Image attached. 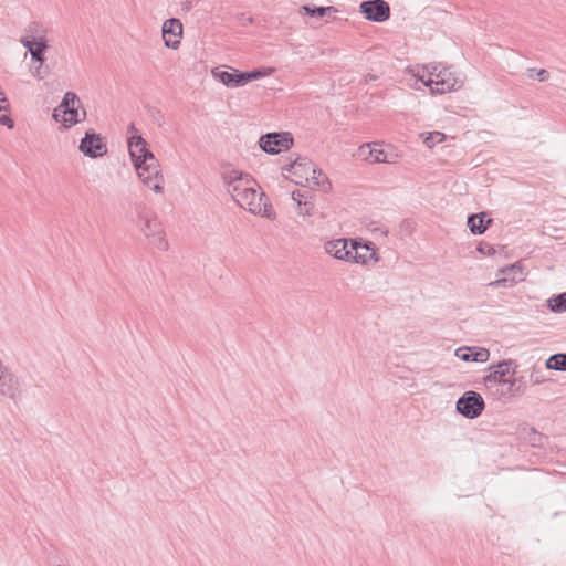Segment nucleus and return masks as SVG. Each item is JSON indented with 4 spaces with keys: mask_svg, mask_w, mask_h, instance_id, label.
I'll list each match as a JSON object with an SVG mask.
<instances>
[{
    "mask_svg": "<svg viewBox=\"0 0 566 566\" xmlns=\"http://www.w3.org/2000/svg\"><path fill=\"white\" fill-rule=\"evenodd\" d=\"M517 364L513 359H504L497 363L495 366L490 367V374L484 377L486 386L491 384H503L507 382V375L516 374Z\"/></svg>",
    "mask_w": 566,
    "mask_h": 566,
    "instance_id": "13",
    "label": "nucleus"
},
{
    "mask_svg": "<svg viewBox=\"0 0 566 566\" xmlns=\"http://www.w3.org/2000/svg\"><path fill=\"white\" fill-rule=\"evenodd\" d=\"M238 72L239 70H232V72H228L219 71L218 69H216L212 71V75L226 86L234 88L240 87V80L235 76L238 75Z\"/></svg>",
    "mask_w": 566,
    "mask_h": 566,
    "instance_id": "22",
    "label": "nucleus"
},
{
    "mask_svg": "<svg viewBox=\"0 0 566 566\" xmlns=\"http://www.w3.org/2000/svg\"><path fill=\"white\" fill-rule=\"evenodd\" d=\"M544 439H545V437L543 434H541L537 431H535L534 429H532L530 442L533 447H542Z\"/></svg>",
    "mask_w": 566,
    "mask_h": 566,
    "instance_id": "36",
    "label": "nucleus"
},
{
    "mask_svg": "<svg viewBox=\"0 0 566 566\" xmlns=\"http://www.w3.org/2000/svg\"><path fill=\"white\" fill-rule=\"evenodd\" d=\"M478 252H480L481 254H485V255H493L495 253V249L486 243V242H481L478 248H476Z\"/></svg>",
    "mask_w": 566,
    "mask_h": 566,
    "instance_id": "37",
    "label": "nucleus"
},
{
    "mask_svg": "<svg viewBox=\"0 0 566 566\" xmlns=\"http://www.w3.org/2000/svg\"><path fill=\"white\" fill-rule=\"evenodd\" d=\"M157 115H158L160 118H163V115H161V113H160L159 111H157Z\"/></svg>",
    "mask_w": 566,
    "mask_h": 566,
    "instance_id": "42",
    "label": "nucleus"
},
{
    "mask_svg": "<svg viewBox=\"0 0 566 566\" xmlns=\"http://www.w3.org/2000/svg\"><path fill=\"white\" fill-rule=\"evenodd\" d=\"M306 182L311 187H319L325 192L332 188L328 177L318 168H316L315 175H310V181Z\"/></svg>",
    "mask_w": 566,
    "mask_h": 566,
    "instance_id": "24",
    "label": "nucleus"
},
{
    "mask_svg": "<svg viewBox=\"0 0 566 566\" xmlns=\"http://www.w3.org/2000/svg\"><path fill=\"white\" fill-rule=\"evenodd\" d=\"M457 411L468 419L478 418L484 410L482 396L475 391H465L457 401Z\"/></svg>",
    "mask_w": 566,
    "mask_h": 566,
    "instance_id": "9",
    "label": "nucleus"
},
{
    "mask_svg": "<svg viewBox=\"0 0 566 566\" xmlns=\"http://www.w3.org/2000/svg\"><path fill=\"white\" fill-rule=\"evenodd\" d=\"M359 12L366 20L385 22L390 17V7L385 0H367L359 6Z\"/></svg>",
    "mask_w": 566,
    "mask_h": 566,
    "instance_id": "10",
    "label": "nucleus"
},
{
    "mask_svg": "<svg viewBox=\"0 0 566 566\" xmlns=\"http://www.w3.org/2000/svg\"><path fill=\"white\" fill-rule=\"evenodd\" d=\"M221 179L227 188L228 193L237 202L239 196H242L250 186L256 185V180L249 174L226 165L221 170Z\"/></svg>",
    "mask_w": 566,
    "mask_h": 566,
    "instance_id": "5",
    "label": "nucleus"
},
{
    "mask_svg": "<svg viewBox=\"0 0 566 566\" xmlns=\"http://www.w3.org/2000/svg\"><path fill=\"white\" fill-rule=\"evenodd\" d=\"M509 388L507 391L511 396H521L525 392L526 382L523 376L507 379Z\"/></svg>",
    "mask_w": 566,
    "mask_h": 566,
    "instance_id": "28",
    "label": "nucleus"
},
{
    "mask_svg": "<svg viewBox=\"0 0 566 566\" xmlns=\"http://www.w3.org/2000/svg\"><path fill=\"white\" fill-rule=\"evenodd\" d=\"M149 243L157 248L160 251H167L169 248L168 241L165 238V232L163 227L154 232L149 238Z\"/></svg>",
    "mask_w": 566,
    "mask_h": 566,
    "instance_id": "29",
    "label": "nucleus"
},
{
    "mask_svg": "<svg viewBox=\"0 0 566 566\" xmlns=\"http://www.w3.org/2000/svg\"><path fill=\"white\" fill-rule=\"evenodd\" d=\"M455 356L463 361L484 363L490 357V352L484 347H460L455 350Z\"/></svg>",
    "mask_w": 566,
    "mask_h": 566,
    "instance_id": "19",
    "label": "nucleus"
},
{
    "mask_svg": "<svg viewBox=\"0 0 566 566\" xmlns=\"http://www.w3.org/2000/svg\"><path fill=\"white\" fill-rule=\"evenodd\" d=\"M8 108H9V104L0 105V113L2 111L7 112ZM0 124L4 125V126H8L9 128H12L13 125H14L12 118L8 114H0Z\"/></svg>",
    "mask_w": 566,
    "mask_h": 566,
    "instance_id": "34",
    "label": "nucleus"
},
{
    "mask_svg": "<svg viewBox=\"0 0 566 566\" xmlns=\"http://www.w3.org/2000/svg\"><path fill=\"white\" fill-rule=\"evenodd\" d=\"M259 190L261 187L258 184L250 186L242 196H239L237 203L253 214L275 219L276 214L266 195Z\"/></svg>",
    "mask_w": 566,
    "mask_h": 566,
    "instance_id": "4",
    "label": "nucleus"
},
{
    "mask_svg": "<svg viewBox=\"0 0 566 566\" xmlns=\"http://www.w3.org/2000/svg\"><path fill=\"white\" fill-rule=\"evenodd\" d=\"M45 32L46 31L41 23L31 22L24 29L25 35H23L21 39H27L28 41H35V42H38L39 39L46 40Z\"/></svg>",
    "mask_w": 566,
    "mask_h": 566,
    "instance_id": "23",
    "label": "nucleus"
},
{
    "mask_svg": "<svg viewBox=\"0 0 566 566\" xmlns=\"http://www.w3.org/2000/svg\"><path fill=\"white\" fill-rule=\"evenodd\" d=\"M492 222L493 220L488 218L486 212L470 214L468 217V227L473 234H483Z\"/></svg>",
    "mask_w": 566,
    "mask_h": 566,
    "instance_id": "21",
    "label": "nucleus"
},
{
    "mask_svg": "<svg viewBox=\"0 0 566 566\" xmlns=\"http://www.w3.org/2000/svg\"><path fill=\"white\" fill-rule=\"evenodd\" d=\"M182 36V23L177 18L167 19L163 24V39L165 45L170 49H178Z\"/></svg>",
    "mask_w": 566,
    "mask_h": 566,
    "instance_id": "16",
    "label": "nucleus"
},
{
    "mask_svg": "<svg viewBox=\"0 0 566 566\" xmlns=\"http://www.w3.org/2000/svg\"><path fill=\"white\" fill-rule=\"evenodd\" d=\"M53 119L63 127L71 128L86 118V111L82 107L80 97L74 92H66L57 107L54 108Z\"/></svg>",
    "mask_w": 566,
    "mask_h": 566,
    "instance_id": "2",
    "label": "nucleus"
},
{
    "mask_svg": "<svg viewBox=\"0 0 566 566\" xmlns=\"http://www.w3.org/2000/svg\"><path fill=\"white\" fill-rule=\"evenodd\" d=\"M446 139V135L441 132H431L424 138L423 143L428 148H432L437 144L443 142Z\"/></svg>",
    "mask_w": 566,
    "mask_h": 566,
    "instance_id": "30",
    "label": "nucleus"
},
{
    "mask_svg": "<svg viewBox=\"0 0 566 566\" xmlns=\"http://www.w3.org/2000/svg\"><path fill=\"white\" fill-rule=\"evenodd\" d=\"M78 149L86 157L98 158L107 153V145L103 142L99 134L88 130L81 139Z\"/></svg>",
    "mask_w": 566,
    "mask_h": 566,
    "instance_id": "11",
    "label": "nucleus"
},
{
    "mask_svg": "<svg viewBox=\"0 0 566 566\" xmlns=\"http://www.w3.org/2000/svg\"><path fill=\"white\" fill-rule=\"evenodd\" d=\"M274 71H275L274 67H260V69H254L252 71H249V74L251 76V80L254 81V80H259L264 76L272 75L274 73Z\"/></svg>",
    "mask_w": 566,
    "mask_h": 566,
    "instance_id": "32",
    "label": "nucleus"
},
{
    "mask_svg": "<svg viewBox=\"0 0 566 566\" xmlns=\"http://www.w3.org/2000/svg\"><path fill=\"white\" fill-rule=\"evenodd\" d=\"M128 132L133 133L128 137V150L134 167L142 182L157 193H163L165 178L161 174L160 164L148 147V143L138 135V130L132 123Z\"/></svg>",
    "mask_w": 566,
    "mask_h": 566,
    "instance_id": "1",
    "label": "nucleus"
},
{
    "mask_svg": "<svg viewBox=\"0 0 566 566\" xmlns=\"http://www.w3.org/2000/svg\"><path fill=\"white\" fill-rule=\"evenodd\" d=\"M301 11L311 17L323 18L326 15L327 12H337V9L332 6L311 7L308 4H304L301 7Z\"/></svg>",
    "mask_w": 566,
    "mask_h": 566,
    "instance_id": "27",
    "label": "nucleus"
},
{
    "mask_svg": "<svg viewBox=\"0 0 566 566\" xmlns=\"http://www.w3.org/2000/svg\"><path fill=\"white\" fill-rule=\"evenodd\" d=\"M6 104H9L7 97L4 96V94L2 93V95H0V105H6Z\"/></svg>",
    "mask_w": 566,
    "mask_h": 566,
    "instance_id": "40",
    "label": "nucleus"
},
{
    "mask_svg": "<svg viewBox=\"0 0 566 566\" xmlns=\"http://www.w3.org/2000/svg\"><path fill=\"white\" fill-rule=\"evenodd\" d=\"M350 261L354 263L366 264L370 260L377 261L376 251L374 248V243L370 241H366L365 243H360L358 239L350 240Z\"/></svg>",
    "mask_w": 566,
    "mask_h": 566,
    "instance_id": "15",
    "label": "nucleus"
},
{
    "mask_svg": "<svg viewBox=\"0 0 566 566\" xmlns=\"http://www.w3.org/2000/svg\"><path fill=\"white\" fill-rule=\"evenodd\" d=\"M135 210L139 222L143 223L142 231L146 238H149L155 231L161 228V223L158 221L157 217L145 205H137Z\"/></svg>",
    "mask_w": 566,
    "mask_h": 566,
    "instance_id": "17",
    "label": "nucleus"
},
{
    "mask_svg": "<svg viewBox=\"0 0 566 566\" xmlns=\"http://www.w3.org/2000/svg\"><path fill=\"white\" fill-rule=\"evenodd\" d=\"M367 77L370 80V81H375L377 80V75H374V74H368Z\"/></svg>",
    "mask_w": 566,
    "mask_h": 566,
    "instance_id": "41",
    "label": "nucleus"
},
{
    "mask_svg": "<svg viewBox=\"0 0 566 566\" xmlns=\"http://www.w3.org/2000/svg\"><path fill=\"white\" fill-rule=\"evenodd\" d=\"M292 199L297 203V213L301 216L314 214L313 195L311 191H293Z\"/></svg>",
    "mask_w": 566,
    "mask_h": 566,
    "instance_id": "20",
    "label": "nucleus"
},
{
    "mask_svg": "<svg viewBox=\"0 0 566 566\" xmlns=\"http://www.w3.org/2000/svg\"><path fill=\"white\" fill-rule=\"evenodd\" d=\"M547 306L554 313L566 312V292L559 293L548 298Z\"/></svg>",
    "mask_w": 566,
    "mask_h": 566,
    "instance_id": "26",
    "label": "nucleus"
},
{
    "mask_svg": "<svg viewBox=\"0 0 566 566\" xmlns=\"http://www.w3.org/2000/svg\"><path fill=\"white\" fill-rule=\"evenodd\" d=\"M325 252L335 259L350 261V248H348L347 239H336L327 241L324 245Z\"/></svg>",
    "mask_w": 566,
    "mask_h": 566,
    "instance_id": "18",
    "label": "nucleus"
},
{
    "mask_svg": "<svg viewBox=\"0 0 566 566\" xmlns=\"http://www.w3.org/2000/svg\"><path fill=\"white\" fill-rule=\"evenodd\" d=\"M370 154H373L371 144H364L358 148V156L364 160L370 161Z\"/></svg>",
    "mask_w": 566,
    "mask_h": 566,
    "instance_id": "35",
    "label": "nucleus"
},
{
    "mask_svg": "<svg viewBox=\"0 0 566 566\" xmlns=\"http://www.w3.org/2000/svg\"><path fill=\"white\" fill-rule=\"evenodd\" d=\"M284 171L293 174L298 179L295 180V184L302 185V180L310 181V175L316 171L315 165L307 157H297L289 165H285L282 168Z\"/></svg>",
    "mask_w": 566,
    "mask_h": 566,
    "instance_id": "14",
    "label": "nucleus"
},
{
    "mask_svg": "<svg viewBox=\"0 0 566 566\" xmlns=\"http://www.w3.org/2000/svg\"><path fill=\"white\" fill-rule=\"evenodd\" d=\"M426 69L430 77L424 84L430 87L432 94H444L461 87V81L457 77L452 67L429 64Z\"/></svg>",
    "mask_w": 566,
    "mask_h": 566,
    "instance_id": "3",
    "label": "nucleus"
},
{
    "mask_svg": "<svg viewBox=\"0 0 566 566\" xmlns=\"http://www.w3.org/2000/svg\"><path fill=\"white\" fill-rule=\"evenodd\" d=\"M237 77H239L240 80V86H244L245 84H248L249 82H251V76L249 74V71H239L238 72V75H235Z\"/></svg>",
    "mask_w": 566,
    "mask_h": 566,
    "instance_id": "38",
    "label": "nucleus"
},
{
    "mask_svg": "<svg viewBox=\"0 0 566 566\" xmlns=\"http://www.w3.org/2000/svg\"><path fill=\"white\" fill-rule=\"evenodd\" d=\"M293 144V135L289 132L268 133L259 139L260 148L271 155L289 150Z\"/></svg>",
    "mask_w": 566,
    "mask_h": 566,
    "instance_id": "7",
    "label": "nucleus"
},
{
    "mask_svg": "<svg viewBox=\"0 0 566 566\" xmlns=\"http://www.w3.org/2000/svg\"><path fill=\"white\" fill-rule=\"evenodd\" d=\"M527 72H528L530 77L536 76L538 78V81H541V82H545L549 77V73L545 69L537 70V69L531 67L527 70Z\"/></svg>",
    "mask_w": 566,
    "mask_h": 566,
    "instance_id": "33",
    "label": "nucleus"
},
{
    "mask_svg": "<svg viewBox=\"0 0 566 566\" xmlns=\"http://www.w3.org/2000/svg\"><path fill=\"white\" fill-rule=\"evenodd\" d=\"M377 144L371 146L373 154H370V163H390L387 154L382 148H377Z\"/></svg>",
    "mask_w": 566,
    "mask_h": 566,
    "instance_id": "31",
    "label": "nucleus"
},
{
    "mask_svg": "<svg viewBox=\"0 0 566 566\" xmlns=\"http://www.w3.org/2000/svg\"><path fill=\"white\" fill-rule=\"evenodd\" d=\"M545 367L552 370L566 371V354H554L548 357Z\"/></svg>",
    "mask_w": 566,
    "mask_h": 566,
    "instance_id": "25",
    "label": "nucleus"
},
{
    "mask_svg": "<svg viewBox=\"0 0 566 566\" xmlns=\"http://www.w3.org/2000/svg\"><path fill=\"white\" fill-rule=\"evenodd\" d=\"M531 381L534 384V385H537V384H541L544 381V378L543 377H539V376H536L535 373H532L531 374Z\"/></svg>",
    "mask_w": 566,
    "mask_h": 566,
    "instance_id": "39",
    "label": "nucleus"
},
{
    "mask_svg": "<svg viewBox=\"0 0 566 566\" xmlns=\"http://www.w3.org/2000/svg\"><path fill=\"white\" fill-rule=\"evenodd\" d=\"M499 273L503 274V276L490 282V286H513L524 281L526 276V272L524 271V268L522 266L521 262H515L511 265L504 266L499 270Z\"/></svg>",
    "mask_w": 566,
    "mask_h": 566,
    "instance_id": "12",
    "label": "nucleus"
},
{
    "mask_svg": "<svg viewBox=\"0 0 566 566\" xmlns=\"http://www.w3.org/2000/svg\"><path fill=\"white\" fill-rule=\"evenodd\" d=\"M20 42L30 53L31 61L38 63L35 66H30L31 74L39 80L45 78L50 74V67L45 65V52L49 49L48 40L39 39L35 42L20 39Z\"/></svg>",
    "mask_w": 566,
    "mask_h": 566,
    "instance_id": "6",
    "label": "nucleus"
},
{
    "mask_svg": "<svg viewBox=\"0 0 566 566\" xmlns=\"http://www.w3.org/2000/svg\"><path fill=\"white\" fill-rule=\"evenodd\" d=\"M22 392L19 377L0 360V396L18 402L22 398Z\"/></svg>",
    "mask_w": 566,
    "mask_h": 566,
    "instance_id": "8",
    "label": "nucleus"
}]
</instances>
